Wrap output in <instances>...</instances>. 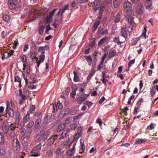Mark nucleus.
<instances>
[{
    "mask_svg": "<svg viewBox=\"0 0 158 158\" xmlns=\"http://www.w3.org/2000/svg\"><path fill=\"white\" fill-rule=\"evenodd\" d=\"M101 0H95L91 3V5L93 6H97L99 5Z\"/></svg>",
    "mask_w": 158,
    "mask_h": 158,
    "instance_id": "34",
    "label": "nucleus"
},
{
    "mask_svg": "<svg viewBox=\"0 0 158 158\" xmlns=\"http://www.w3.org/2000/svg\"><path fill=\"white\" fill-rule=\"evenodd\" d=\"M77 90V88L76 87H75L73 89V90L72 93H71L70 94V96L72 97L73 98L74 97V95L76 94V92Z\"/></svg>",
    "mask_w": 158,
    "mask_h": 158,
    "instance_id": "51",
    "label": "nucleus"
},
{
    "mask_svg": "<svg viewBox=\"0 0 158 158\" xmlns=\"http://www.w3.org/2000/svg\"><path fill=\"white\" fill-rule=\"evenodd\" d=\"M34 123L33 121H31L27 125V127L29 128H31L32 127V126L34 125Z\"/></svg>",
    "mask_w": 158,
    "mask_h": 158,
    "instance_id": "44",
    "label": "nucleus"
},
{
    "mask_svg": "<svg viewBox=\"0 0 158 158\" xmlns=\"http://www.w3.org/2000/svg\"><path fill=\"white\" fill-rule=\"evenodd\" d=\"M58 107L59 109H61L63 108V105L59 101H58L57 103Z\"/></svg>",
    "mask_w": 158,
    "mask_h": 158,
    "instance_id": "61",
    "label": "nucleus"
},
{
    "mask_svg": "<svg viewBox=\"0 0 158 158\" xmlns=\"http://www.w3.org/2000/svg\"><path fill=\"white\" fill-rule=\"evenodd\" d=\"M121 2L117 0H114L113 1L114 6L115 8L118 7L120 5Z\"/></svg>",
    "mask_w": 158,
    "mask_h": 158,
    "instance_id": "35",
    "label": "nucleus"
},
{
    "mask_svg": "<svg viewBox=\"0 0 158 158\" xmlns=\"http://www.w3.org/2000/svg\"><path fill=\"white\" fill-rule=\"evenodd\" d=\"M44 26H41L39 28V33L40 34L42 35L43 34V31L44 30Z\"/></svg>",
    "mask_w": 158,
    "mask_h": 158,
    "instance_id": "48",
    "label": "nucleus"
},
{
    "mask_svg": "<svg viewBox=\"0 0 158 158\" xmlns=\"http://www.w3.org/2000/svg\"><path fill=\"white\" fill-rule=\"evenodd\" d=\"M59 23V21L57 20L56 18L55 20V21L53 23V26L55 28H56Z\"/></svg>",
    "mask_w": 158,
    "mask_h": 158,
    "instance_id": "45",
    "label": "nucleus"
},
{
    "mask_svg": "<svg viewBox=\"0 0 158 158\" xmlns=\"http://www.w3.org/2000/svg\"><path fill=\"white\" fill-rule=\"evenodd\" d=\"M50 122L52 121L55 118V116L54 115L51 114L47 116Z\"/></svg>",
    "mask_w": 158,
    "mask_h": 158,
    "instance_id": "57",
    "label": "nucleus"
},
{
    "mask_svg": "<svg viewBox=\"0 0 158 158\" xmlns=\"http://www.w3.org/2000/svg\"><path fill=\"white\" fill-rule=\"evenodd\" d=\"M35 75L34 74H32L31 77V79H32L31 82L33 84L35 83L36 81L35 80H34V79L35 78Z\"/></svg>",
    "mask_w": 158,
    "mask_h": 158,
    "instance_id": "63",
    "label": "nucleus"
},
{
    "mask_svg": "<svg viewBox=\"0 0 158 158\" xmlns=\"http://www.w3.org/2000/svg\"><path fill=\"white\" fill-rule=\"evenodd\" d=\"M41 122V119L40 118H39L37 119L35 123V127L38 128V127H39L40 125Z\"/></svg>",
    "mask_w": 158,
    "mask_h": 158,
    "instance_id": "32",
    "label": "nucleus"
},
{
    "mask_svg": "<svg viewBox=\"0 0 158 158\" xmlns=\"http://www.w3.org/2000/svg\"><path fill=\"white\" fill-rule=\"evenodd\" d=\"M123 7L126 12L132 13V6L130 2L128 1H125L124 3Z\"/></svg>",
    "mask_w": 158,
    "mask_h": 158,
    "instance_id": "5",
    "label": "nucleus"
},
{
    "mask_svg": "<svg viewBox=\"0 0 158 158\" xmlns=\"http://www.w3.org/2000/svg\"><path fill=\"white\" fill-rule=\"evenodd\" d=\"M70 114L72 115H74L77 112V110L74 108L71 109V110H70Z\"/></svg>",
    "mask_w": 158,
    "mask_h": 158,
    "instance_id": "50",
    "label": "nucleus"
},
{
    "mask_svg": "<svg viewBox=\"0 0 158 158\" xmlns=\"http://www.w3.org/2000/svg\"><path fill=\"white\" fill-rule=\"evenodd\" d=\"M77 132L76 134L74 137V139H78L81 135V131H82V129L81 127H78L77 129Z\"/></svg>",
    "mask_w": 158,
    "mask_h": 158,
    "instance_id": "21",
    "label": "nucleus"
},
{
    "mask_svg": "<svg viewBox=\"0 0 158 158\" xmlns=\"http://www.w3.org/2000/svg\"><path fill=\"white\" fill-rule=\"evenodd\" d=\"M125 40L124 39V40L123 41H119V39L118 37H115L114 38V41L117 43L118 45H120L121 43H123L125 42Z\"/></svg>",
    "mask_w": 158,
    "mask_h": 158,
    "instance_id": "28",
    "label": "nucleus"
},
{
    "mask_svg": "<svg viewBox=\"0 0 158 158\" xmlns=\"http://www.w3.org/2000/svg\"><path fill=\"white\" fill-rule=\"evenodd\" d=\"M69 4H67L66 5L64 6L60 10H61V14L62 15L63 13H64L66 10L68 9L69 7Z\"/></svg>",
    "mask_w": 158,
    "mask_h": 158,
    "instance_id": "42",
    "label": "nucleus"
},
{
    "mask_svg": "<svg viewBox=\"0 0 158 158\" xmlns=\"http://www.w3.org/2000/svg\"><path fill=\"white\" fill-rule=\"evenodd\" d=\"M116 54V52L113 50H110L108 54V57L110 58H112L114 57Z\"/></svg>",
    "mask_w": 158,
    "mask_h": 158,
    "instance_id": "33",
    "label": "nucleus"
},
{
    "mask_svg": "<svg viewBox=\"0 0 158 158\" xmlns=\"http://www.w3.org/2000/svg\"><path fill=\"white\" fill-rule=\"evenodd\" d=\"M6 111H7L10 110H11L12 109L10 108L9 102L7 101L6 102Z\"/></svg>",
    "mask_w": 158,
    "mask_h": 158,
    "instance_id": "47",
    "label": "nucleus"
},
{
    "mask_svg": "<svg viewBox=\"0 0 158 158\" xmlns=\"http://www.w3.org/2000/svg\"><path fill=\"white\" fill-rule=\"evenodd\" d=\"M61 123V121L60 120L57 121L53 124V127H56L57 126H58Z\"/></svg>",
    "mask_w": 158,
    "mask_h": 158,
    "instance_id": "54",
    "label": "nucleus"
},
{
    "mask_svg": "<svg viewBox=\"0 0 158 158\" xmlns=\"http://www.w3.org/2000/svg\"><path fill=\"white\" fill-rule=\"evenodd\" d=\"M84 57L85 58V59L88 63V64L89 65H91L92 61V59L90 56H85Z\"/></svg>",
    "mask_w": 158,
    "mask_h": 158,
    "instance_id": "27",
    "label": "nucleus"
},
{
    "mask_svg": "<svg viewBox=\"0 0 158 158\" xmlns=\"http://www.w3.org/2000/svg\"><path fill=\"white\" fill-rule=\"evenodd\" d=\"M74 147H73L72 149L67 151L66 154L67 156H71L74 153Z\"/></svg>",
    "mask_w": 158,
    "mask_h": 158,
    "instance_id": "29",
    "label": "nucleus"
},
{
    "mask_svg": "<svg viewBox=\"0 0 158 158\" xmlns=\"http://www.w3.org/2000/svg\"><path fill=\"white\" fill-rule=\"evenodd\" d=\"M57 9L55 8L52 10L49 13L46 18V21L47 23L51 22L53 20V17L54 16L56 11Z\"/></svg>",
    "mask_w": 158,
    "mask_h": 158,
    "instance_id": "4",
    "label": "nucleus"
},
{
    "mask_svg": "<svg viewBox=\"0 0 158 158\" xmlns=\"http://www.w3.org/2000/svg\"><path fill=\"white\" fill-rule=\"evenodd\" d=\"M35 110V106L34 105L32 106L30 108V112L31 113H33Z\"/></svg>",
    "mask_w": 158,
    "mask_h": 158,
    "instance_id": "55",
    "label": "nucleus"
},
{
    "mask_svg": "<svg viewBox=\"0 0 158 158\" xmlns=\"http://www.w3.org/2000/svg\"><path fill=\"white\" fill-rule=\"evenodd\" d=\"M77 124L76 123H75L70 124L69 126V127H70V129L71 130H74L77 127Z\"/></svg>",
    "mask_w": 158,
    "mask_h": 158,
    "instance_id": "43",
    "label": "nucleus"
},
{
    "mask_svg": "<svg viewBox=\"0 0 158 158\" xmlns=\"http://www.w3.org/2000/svg\"><path fill=\"white\" fill-rule=\"evenodd\" d=\"M147 141V139H136L135 143L138 144L143 143L146 142Z\"/></svg>",
    "mask_w": 158,
    "mask_h": 158,
    "instance_id": "26",
    "label": "nucleus"
},
{
    "mask_svg": "<svg viewBox=\"0 0 158 158\" xmlns=\"http://www.w3.org/2000/svg\"><path fill=\"white\" fill-rule=\"evenodd\" d=\"M100 33L102 35H107L108 34V30L106 29L104 30H103V28L101 29L99 31Z\"/></svg>",
    "mask_w": 158,
    "mask_h": 158,
    "instance_id": "30",
    "label": "nucleus"
},
{
    "mask_svg": "<svg viewBox=\"0 0 158 158\" xmlns=\"http://www.w3.org/2000/svg\"><path fill=\"white\" fill-rule=\"evenodd\" d=\"M65 127V123L62 124V123L59 124L56 128V131L57 132H59L63 130Z\"/></svg>",
    "mask_w": 158,
    "mask_h": 158,
    "instance_id": "22",
    "label": "nucleus"
},
{
    "mask_svg": "<svg viewBox=\"0 0 158 158\" xmlns=\"http://www.w3.org/2000/svg\"><path fill=\"white\" fill-rule=\"evenodd\" d=\"M10 125L6 121H4L2 126V131L3 133L7 134L9 131Z\"/></svg>",
    "mask_w": 158,
    "mask_h": 158,
    "instance_id": "7",
    "label": "nucleus"
},
{
    "mask_svg": "<svg viewBox=\"0 0 158 158\" xmlns=\"http://www.w3.org/2000/svg\"><path fill=\"white\" fill-rule=\"evenodd\" d=\"M145 6L146 9L148 10L153 9L152 2L146 1L145 3Z\"/></svg>",
    "mask_w": 158,
    "mask_h": 158,
    "instance_id": "16",
    "label": "nucleus"
},
{
    "mask_svg": "<svg viewBox=\"0 0 158 158\" xmlns=\"http://www.w3.org/2000/svg\"><path fill=\"white\" fill-rule=\"evenodd\" d=\"M150 93L152 96L154 95L156 93L155 89L153 86L150 89Z\"/></svg>",
    "mask_w": 158,
    "mask_h": 158,
    "instance_id": "49",
    "label": "nucleus"
},
{
    "mask_svg": "<svg viewBox=\"0 0 158 158\" xmlns=\"http://www.w3.org/2000/svg\"><path fill=\"white\" fill-rule=\"evenodd\" d=\"M108 39L107 36H105L102 38L98 43V45L100 46L106 43Z\"/></svg>",
    "mask_w": 158,
    "mask_h": 158,
    "instance_id": "17",
    "label": "nucleus"
},
{
    "mask_svg": "<svg viewBox=\"0 0 158 158\" xmlns=\"http://www.w3.org/2000/svg\"><path fill=\"white\" fill-rule=\"evenodd\" d=\"M120 19V15L119 12L116 13L114 15V21L115 23H118Z\"/></svg>",
    "mask_w": 158,
    "mask_h": 158,
    "instance_id": "23",
    "label": "nucleus"
},
{
    "mask_svg": "<svg viewBox=\"0 0 158 158\" xmlns=\"http://www.w3.org/2000/svg\"><path fill=\"white\" fill-rule=\"evenodd\" d=\"M37 53L35 52H31L29 54L30 57L31 58H32L33 59L34 58H35L36 56L37 55Z\"/></svg>",
    "mask_w": 158,
    "mask_h": 158,
    "instance_id": "36",
    "label": "nucleus"
},
{
    "mask_svg": "<svg viewBox=\"0 0 158 158\" xmlns=\"http://www.w3.org/2000/svg\"><path fill=\"white\" fill-rule=\"evenodd\" d=\"M70 111V109L68 108L63 110L61 111L60 115L62 117L65 116L69 114Z\"/></svg>",
    "mask_w": 158,
    "mask_h": 158,
    "instance_id": "18",
    "label": "nucleus"
},
{
    "mask_svg": "<svg viewBox=\"0 0 158 158\" xmlns=\"http://www.w3.org/2000/svg\"><path fill=\"white\" fill-rule=\"evenodd\" d=\"M41 146V144H38L31 151V156L37 157L40 155V151Z\"/></svg>",
    "mask_w": 158,
    "mask_h": 158,
    "instance_id": "2",
    "label": "nucleus"
},
{
    "mask_svg": "<svg viewBox=\"0 0 158 158\" xmlns=\"http://www.w3.org/2000/svg\"><path fill=\"white\" fill-rule=\"evenodd\" d=\"M137 14L140 15H142L144 14V8L143 6L139 5L137 6L136 9Z\"/></svg>",
    "mask_w": 158,
    "mask_h": 158,
    "instance_id": "13",
    "label": "nucleus"
},
{
    "mask_svg": "<svg viewBox=\"0 0 158 158\" xmlns=\"http://www.w3.org/2000/svg\"><path fill=\"white\" fill-rule=\"evenodd\" d=\"M6 155V152L4 149L0 146V155L4 156Z\"/></svg>",
    "mask_w": 158,
    "mask_h": 158,
    "instance_id": "39",
    "label": "nucleus"
},
{
    "mask_svg": "<svg viewBox=\"0 0 158 158\" xmlns=\"http://www.w3.org/2000/svg\"><path fill=\"white\" fill-rule=\"evenodd\" d=\"M39 57L40 59L38 62H40V63L43 62L44 60L45 56H40Z\"/></svg>",
    "mask_w": 158,
    "mask_h": 158,
    "instance_id": "56",
    "label": "nucleus"
},
{
    "mask_svg": "<svg viewBox=\"0 0 158 158\" xmlns=\"http://www.w3.org/2000/svg\"><path fill=\"white\" fill-rule=\"evenodd\" d=\"M10 137H14L15 135V130L13 129H10Z\"/></svg>",
    "mask_w": 158,
    "mask_h": 158,
    "instance_id": "41",
    "label": "nucleus"
},
{
    "mask_svg": "<svg viewBox=\"0 0 158 158\" xmlns=\"http://www.w3.org/2000/svg\"><path fill=\"white\" fill-rule=\"evenodd\" d=\"M146 28L144 27V29L143 30L142 33L141 37H144L145 39L146 38Z\"/></svg>",
    "mask_w": 158,
    "mask_h": 158,
    "instance_id": "46",
    "label": "nucleus"
},
{
    "mask_svg": "<svg viewBox=\"0 0 158 158\" xmlns=\"http://www.w3.org/2000/svg\"><path fill=\"white\" fill-rule=\"evenodd\" d=\"M58 135H55L51 136L47 140V144L48 146H51L53 144L54 142L57 139Z\"/></svg>",
    "mask_w": 158,
    "mask_h": 158,
    "instance_id": "10",
    "label": "nucleus"
},
{
    "mask_svg": "<svg viewBox=\"0 0 158 158\" xmlns=\"http://www.w3.org/2000/svg\"><path fill=\"white\" fill-rule=\"evenodd\" d=\"M93 59L94 62L93 63V65H96V62L97 60L96 55H94L93 56Z\"/></svg>",
    "mask_w": 158,
    "mask_h": 158,
    "instance_id": "58",
    "label": "nucleus"
},
{
    "mask_svg": "<svg viewBox=\"0 0 158 158\" xmlns=\"http://www.w3.org/2000/svg\"><path fill=\"white\" fill-rule=\"evenodd\" d=\"M93 9L95 11L98 12L100 15H102L103 12V9L102 7L99 6L96 7H94Z\"/></svg>",
    "mask_w": 158,
    "mask_h": 158,
    "instance_id": "24",
    "label": "nucleus"
},
{
    "mask_svg": "<svg viewBox=\"0 0 158 158\" xmlns=\"http://www.w3.org/2000/svg\"><path fill=\"white\" fill-rule=\"evenodd\" d=\"M80 148L79 152L82 153L84 152V151L85 149V146L84 143V141L82 139H80Z\"/></svg>",
    "mask_w": 158,
    "mask_h": 158,
    "instance_id": "14",
    "label": "nucleus"
},
{
    "mask_svg": "<svg viewBox=\"0 0 158 158\" xmlns=\"http://www.w3.org/2000/svg\"><path fill=\"white\" fill-rule=\"evenodd\" d=\"M13 146L14 150L16 152L19 151L20 149V146L17 139H14L13 141Z\"/></svg>",
    "mask_w": 158,
    "mask_h": 158,
    "instance_id": "8",
    "label": "nucleus"
},
{
    "mask_svg": "<svg viewBox=\"0 0 158 158\" xmlns=\"http://www.w3.org/2000/svg\"><path fill=\"white\" fill-rule=\"evenodd\" d=\"M108 78V77H106L105 76V74H103V79L101 80L102 81V82L105 85H106V81H107V80H105L106 78Z\"/></svg>",
    "mask_w": 158,
    "mask_h": 158,
    "instance_id": "38",
    "label": "nucleus"
},
{
    "mask_svg": "<svg viewBox=\"0 0 158 158\" xmlns=\"http://www.w3.org/2000/svg\"><path fill=\"white\" fill-rule=\"evenodd\" d=\"M48 47L47 46H45L44 47L41 46L39 47L38 51L41 52V54L40 56H45L44 52L45 50H48Z\"/></svg>",
    "mask_w": 158,
    "mask_h": 158,
    "instance_id": "12",
    "label": "nucleus"
},
{
    "mask_svg": "<svg viewBox=\"0 0 158 158\" xmlns=\"http://www.w3.org/2000/svg\"><path fill=\"white\" fill-rule=\"evenodd\" d=\"M70 131V129L69 128L64 130L60 134L58 140H61L65 139L66 137H69Z\"/></svg>",
    "mask_w": 158,
    "mask_h": 158,
    "instance_id": "6",
    "label": "nucleus"
},
{
    "mask_svg": "<svg viewBox=\"0 0 158 158\" xmlns=\"http://www.w3.org/2000/svg\"><path fill=\"white\" fill-rule=\"evenodd\" d=\"M88 96V95L85 94H81L80 96L77 98V103L79 104H81L82 102H85Z\"/></svg>",
    "mask_w": 158,
    "mask_h": 158,
    "instance_id": "11",
    "label": "nucleus"
},
{
    "mask_svg": "<svg viewBox=\"0 0 158 158\" xmlns=\"http://www.w3.org/2000/svg\"><path fill=\"white\" fill-rule=\"evenodd\" d=\"M126 19L127 20L128 22L131 25H133L134 24L133 21V18L132 16L129 14H127L126 17Z\"/></svg>",
    "mask_w": 158,
    "mask_h": 158,
    "instance_id": "15",
    "label": "nucleus"
},
{
    "mask_svg": "<svg viewBox=\"0 0 158 158\" xmlns=\"http://www.w3.org/2000/svg\"><path fill=\"white\" fill-rule=\"evenodd\" d=\"M97 123L99 124L100 126H101L102 125V121L100 118H98L97 120Z\"/></svg>",
    "mask_w": 158,
    "mask_h": 158,
    "instance_id": "64",
    "label": "nucleus"
},
{
    "mask_svg": "<svg viewBox=\"0 0 158 158\" xmlns=\"http://www.w3.org/2000/svg\"><path fill=\"white\" fill-rule=\"evenodd\" d=\"M6 112L7 113H8L9 114V115L11 117H13L14 116V110L12 109L10 110H9L8 111H6Z\"/></svg>",
    "mask_w": 158,
    "mask_h": 158,
    "instance_id": "37",
    "label": "nucleus"
},
{
    "mask_svg": "<svg viewBox=\"0 0 158 158\" xmlns=\"http://www.w3.org/2000/svg\"><path fill=\"white\" fill-rule=\"evenodd\" d=\"M49 122L50 121H49V119L47 116L44 118L43 123L45 124H46Z\"/></svg>",
    "mask_w": 158,
    "mask_h": 158,
    "instance_id": "53",
    "label": "nucleus"
},
{
    "mask_svg": "<svg viewBox=\"0 0 158 158\" xmlns=\"http://www.w3.org/2000/svg\"><path fill=\"white\" fill-rule=\"evenodd\" d=\"M73 73L74 74V77L73 80L75 82H77L79 81V77L77 74V73L75 71H73Z\"/></svg>",
    "mask_w": 158,
    "mask_h": 158,
    "instance_id": "40",
    "label": "nucleus"
},
{
    "mask_svg": "<svg viewBox=\"0 0 158 158\" xmlns=\"http://www.w3.org/2000/svg\"><path fill=\"white\" fill-rule=\"evenodd\" d=\"M132 29V27L130 26L126 27L125 25L123 26L122 27L120 33L121 35L124 37V40L131 35Z\"/></svg>",
    "mask_w": 158,
    "mask_h": 158,
    "instance_id": "1",
    "label": "nucleus"
},
{
    "mask_svg": "<svg viewBox=\"0 0 158 158\" xmlns=\"http://www.w3.org/2000/svg\"><path fill=\"white\" fill-rule=\"evenodd\" d=\"M30 119V114L27 113V114L24 117L23 119V121L24 123H26Z\"/></svg>",
    "mask_w": 158,
    "mask_h": 158,
    "instance_id": "31",
    "label": "nucleus"
},
{
    "mask_svg": "<svg viewBox=\"0 0 158 158\" xmlns=\"http://www.w3.org/2000/svg\"><path fill=\"white\" fill-rule=\"evenodd\" d=\"M16 124L15 123H12L10 125V129H13L15 130L16 128Z\"/></svg>",
    "mask_w": 158,
    "mask_h": 158,
    "instance_id": "59",
    "label": "nucleus"
},
{
    "mask_svg": "<svg viewBox=\"0 0 158 158\" xmlns=\"http://www.w3.org/2000/svg\"><path fill=\"white\" fill-rule=\"evenodd\" d=\"M5 143V138L3 132L0 131V145H3Z\"/></svg>",
    "mask_w": 158,
    "mask_h": 158,
    "instance_id": "20",
    "label": "nucleus"
},
{
    "mask_svg": "<svg viewBox=\"0 0 158 158\" xmlns=\"http://www.w3.org/2000/svg\"><path fill=\"white\" fill-rule=\"evenodd\" d=\"M64 148L62 147H58L56 150L55 153L56 154H61L64 151Z\"/></svg>",
    "mask_w": 158,
    "mask_h": 158,
    "instance_id": "19",
    "label": "nucleus"
},
{
    "mask_svg": "<svg viewBox=\"0 0 158 158\" xmlns=\"http://www.w3.org/2000/svg\"><path fill=\"white\" fill-rule=\"evenodd\" d=\"M21 60L23 63L27 62V57L25 55H23L21 58Z\"/></svg>",
    "mask_w": 158,
    "mask_h": 158,
    "instance_id": "52",
    "label": "nucleus"
},
{
    "mask_svg": "<svg viewBox=\"0 0 158 158\" xmlns=\"http://www.w3.org/2000/svg\"><path fill=\"white\" fill-rule=\"evenodd\" d=\"M2 18L4 21L7 23H8L10 21V16L9 15L5 14L3 15Z\"/></svg>",
    "mask_w": 158,
    "mask_h": 158,
    "instance_id": "25",
    "label": "nucleus"
},
{
    "mask_svg": "<svg viewBox=\"0 0 158 158\" xmlns=\"http://www.w3.org/2000/svg\"><path fill=\"white\" fill-rule=\"evenodd\" d=\"M135 61V59H134L132 60H131L129 62L128 64V68H129L131 66V64H132L134 63Z\"/></svg>",
    "mask_w": 158,
    "mask_h": 158,
    "instance_id": "60",
    "label": "nucleus"
},
{
    "mask_svg": "<svg viewBox=\"0 0 158 158\" xmlns=\"http://www.w3.org/2000/svg\"><path fill=\"white\" fill-rule=\"evenodd\" d=\"M8 4L9 8L11 10H16L19 8V4L13 0H9Z\"/></svg>",
    "mask_w": 158,
    "mask_h": 158,
    "instance_id": "3",
    "label": "nucleus"
},
{
    "mask_svg": "<svg viewBox=\"0 0 158 158\" xmlns=\"http://www.w3.org/2000/svg\"><path fill=\"white\" fill-rule=\"evenodd\" d=\"M51 28L50 27L49 24L47 26L46 28L45 32L46 33L48 34V32L50 30Z\"/></svg>",
    "mask_w": 158,
    "mask_h": 158,
    "instance_id": "62",
    "label": "nucleus"
},
{
    "mask_svg": "<svg viewBox=\"0 0 158 158\" xmlns=\"http://www.w3.org/2000/svg\"><path fill=\"white\" fill-rule=\"evenodd\" d=\"M36 139L38 141L46 140L47 138L45 132L44 131H42L36 136Z\"/></svg>",
    "mask_w": 158,
    "mask_h": 158,
    "instance_id": "9",
    "label": "nucleus"
}]
</instances>
